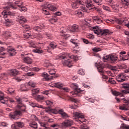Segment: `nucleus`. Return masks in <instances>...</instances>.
<instances>
[{"label":"nucleus","mask_w":129,"mask_h":129,"mask_svg":"<svg viewBox=\"0 0 129 129\" xmlns=\"http://www.w3.org/2000/svg\"><path fill=\"white\" fill-rule=\"evenodd\" d=\"M16 100L17 101L18 105L17 108L19 110H16L14 112H12L9 114V117L12 119L17 120L19 119V116H21L24 112H26V106L22 103V98L20 97H16Z\"/></svg>","instance_id":"1"},{"label":"nucleus","mask_w":129,"mask_h":129,"mask_svg":"<svg viewBox=\"0 0 129 129\" xmlns=\"http://www.w3.org/2000/svg\"><path fill=\"white\" fill-rule=\"evenodd\" d=\"M58 59H63L62 64L66 65L68 67H72L73 66V61L71 60L70 59H73L74 61L78 60V56L73 55L71 54L62 52L57 56Z\"/></svg>","instance_id":"2"},{"label":"nucleus","mask_w":129,"mask_h":129,"mask_svg":"<svg viewBox=\"0 0 129 129\" xmlns=\"http://www.w3.org/2000/svg\"><path fill=\"white\" fill-rule=\"evenodd\" d=\"M14 2L13 3L15 5V7L11 4L10 6H6L4 7L5 10H11V9H18L20 12H26L27 8L22 5V3L20 0H13Z\"/></svg>","instance_id":"3"},{"label":"nucleus","mask_w":129,"mask_h":129,"mask_svg":"<svg viewBox=\"0 0 129 129\" xmlns=\"http://www.w3.org/2000/svg\"><path fill=\"white\" fill-rule=\"evenodd\" d=\"M123 88L126 90L121 91V92L116 91H112V94L115 96H124L125 94H129V84H123Z\"/></svg>","instance_id":"4"},{"label":"nucleus","mask_w":129,"mask_h":129,"mask_svg":"<svg viewBox=\"0 0 129 129\" xmlns=\"http://www.w3.org/2000/svg\"><path fill=\"white\" fill-rule=\"evenodd\" d=\"M95 34L97 35H101V36H106L109 33L108 29H99L98 26H94L91 28Z\"/></svg>","instance_id":"5"},{"label":"nucleus","mask_w":129,"mask_h":129,"mask_svg":"<svg viewBox=\"0 0 129 129\" xmlns=\"http://www.w3.org/2000/svg\"><path fill=\"white\" fill-rule=\"evenodd\" d=\"M74 117L75 118L76 121L82 123L86 121V119L84 118V115L81 112H74Z\"/></svg>","instance_id":"6"},{"label":"nucleus","mask_w":129,"mask_h":129,"mask_svg":"<svg viewBox=\"0 0 129 129\" xmlns=\"http://www.w3.org/2000/svg\"><path fill=\"white\" fill-rule=\"evenodd\" d=\"M49 11H55L56 10V7L53 5L52 4H50L49 3H47L45 5L44 8L42 9V12L45 15H49L50 13Z\"/></svg>","instance_id":"7"},{"label":"nucleus","mask_w":129,"mask_h":129,"mask_svg":"<svg viewBox=\"0 0 129 129\" xmlns=\"http://www.w3.org/2000/svg\"><path fill=\"white\" fill-rule=\"evenodd\" d=\"M51 111L52 113H54V114H58V113H59V114L61 115L63 118L69 117V115L66 113V112H64L63 109L57 110L56 109H52L51 110Z\"/></svg>","instance_id":"8"},{"label":"nucleus","mask_w":129,"mask_h":129,"mask_svg":"<svg viewBox=\"0 0 129 129\" xmlns=\"http://www.w3.org/2000/svg\"><path fill=\"white\" fill-rule=\"evenodd\" d=\"M95 67H97V69L100 74L102 75L103 79H108V77L107 76L103 75L104 74V71H103V66L101 65V64L99 63H96Z\"/></svg>","instance_id":"9"},{"label":"nucleus","mask_w":129,"mask_h":129,"mask_svg":"<svg viewBox=\"0 0 129 129\" xmlns=\"http://www.w3.org/2000/svg\"><path fill=\"white\" fill-rule=\"evenodd\" d=\"M102 59L104 62H106V61L111 62V61H116V60H117V56L115 55L110 54L103 56Z\"/></svg>","instance_id":"10"},{"label":"nucleus","mask_w":129,"mask_h":129,"mask_svg":"<svg viewBox=\"0 0 129 129\" xmlns=\"http://www.w3.org/2000/svg\"><path fill=\"white\" fill-rule=\"evenodd\" d=\"M73 125V121L71 119H66L61 123V126L63 128H67Z\"/></svg>","instance_id":"11"},{"label":"nucleus","mask_w":129,"mask_h":129,"mask_svg":"<svg viewBox=\"0 0 129 129\" xmlns=\"http://www.w3.org/2000/svg\"><path fill=\"white\" fill-rule=\"evenodd\" d=\"M80 8L81 10H77L75 12V15H76V16H78V17H79V18H81V17H82V16H83V13H84V12H87V9L85 8V6H80Z\"/></svg>","instance_id":"12"},{"label":"nucleus","mask_w":129,"mask_h":129,"mask_svg":"<svg viewBox=\"0 0 129 129\" xmlns=\"http://www.w3.org/2000/svg\"><path fill=\"white\" fill-rule=\"evenodd\" d=\"M36 44L38 45V48L32 50V52L34 53H38V54H41L43 53L44 52L43 50L40 49H42V48H44V43L37 42Z\"/></svg>","instance_id":"13"},{"label":"nucleus","mask_w":129,"mask_h":129,"mask_svg":"<svg viewBox=\"0 0 129 129\" xmlns=\"http://www.w3.org/2000/svg\"><path fill=\"white\" fill-rule=\"evenodd\" d=\"M122 99L126 104H123L122 106H120L119 109L121 110H129V100H126L124 98L121 99Z\"/></svg>","instance_id":"14"},{"label":"nucleus","mask_w":129,"mask_h":129,"mask_svg":"<svg viewBox=\"0 0 129 129\" xmlns=\"http://www.w3.org/2000/svg\"><path fill=\"white\" fill-rule=\"evenodd\" d=\"M84 3L81 0H76V1L72 4L73 9H77L80 6H84Z\"/></svg>","instance_id":"15"},{"label":"nucleus","mask_w":129,"mask_h":129,"mask_svg":"<svg viewBox=\"0 0 129 129\" xmlns=\"http://www.w3.org/2000/svg\"><path fill=\"white\" fill-rule=\"evenodd\" d=\"M75 89L74 92H72L71 94L74 96H81V93H82V90L78 88V86L75 85Z\"/></svg>","instance_id":"16"},{"label":"nucleus","mask_w":129,"mask_h":129,"mask_svg":"<svg viewBox=\"0 0 129 129\" xmlns=\"http://www.w3.org/2000/svg\"><path fill=\"white\" fill-rule=\"evenodd\" d=\"M58 45H57V43L55 42H51L49 44V46H47L46 49L47 50V52L48 53L51 52V50H54V49H56L57 48V46Z\"/></svg>","instance_id":"17"},{"label":"nucleus","mask_w":129,"mask_h":129,"mask_svg":"<svg viewBox=\"0 0 129 129\" xmlns=\"http://www.w3.org/2000/svg\"><path fill=\"white\" fill-rule=\"evenodd\" d=\"M2 15L3 16H4L3 17L4 18H9L10 16H12V17H15L16 16V13L14 12H11L9 11L4 10L2 12Z\"/></svg>","instance_id":"18"},{"label":"nucleus","mask_w":129,"mask_h":129,"mask_svg":"<svg viewBox=\"0 0 129 129\" xmlns=\"http://www.w3.org/2000/svg\"><path fill=\"white\" fill-rule=\"evenodd\" d=\"M86 7L89 10H92L94 8V5L91 0H86L85 1Z\"/></svg>","instance_id":"19"},{"label":"nucleus","mask_w":129,"mask_h":129,"mask_svg":"<svg viewBox=\"0 0 129 129\" xmlns=\"http://www.w3.org/2000/svg\"><path fill=\"white\" fill-rule=\"evenodd\" d=\"M116 80L118 82H123L125 81V76L123 74H119L116 76Z\"/></svg>","instance_id":"20"},{"label":"nucleus","mask_w":129,"mask_h":129,"mask_svg":"<svg viewBox=\"0 0 129 129\" xmlns=\"http://www.w3.org/2000/svg\"><path fill=\"white\" fill-rule=\"evenodd\" d=\"M79 31V27L77 25L74 24L71 27V29H69V32L70 33H75V32H78Z\"/></svg>","instance_id":"21"},{"label":"nucleus","mask_w":129,"mask_h":129,"mask_svg":"<svg viewBox=\"0 0 129 129\" xmlns=\"http://www.w3.org/2000/svg\"><path fill=\"white\" fill-rule=\"evenodd\" d=\"M33 29L34 31H36V32H40L41 31V30L45 29V25H44V24H41L39 26L33 27Z\"/></svg>","instance_id":"22"},{"label":"nucleus","mask_w":129,"mask_h":129,"mask_svg":"<svg viewBox=\"0 0 129 129\" xmlns=\"http://www.w3.org/2000/svg\"><path fill=\"white\" fill-rule=\"evenodd\" d=\"M17 21L19 22L20 24H23L27 22V19L23 16H18Z\"/></svg>","instance_id":"23"},{"label":"nucleus","mask_w":129,"mask_h":129,"mask_svg":"<svg viewBox=\"0 0 129 129\" xmlns=\"http://www.w3.org/2000/svg\"><path fill=\"white\" fill-rule=\"evenodd\" d=\"M117 24H119V25H122V26H125L129 28V23L126 24V21L125 20H123L122 19L117 20Z\"/></svg>","instance_id":"24"},{"label":"nucleus","mask_w":129,"mask_h":129,"mask_svg":"<svg viewBox=\"0 0 129 129\" xmlns=\"http://www.w3.org/2000/svg\"><path fill=\"white\" fill-rule=\"evenodd\" d=\"M93 20L96 22L97 24H100L102 23V17L101 16H95L93 17Z\"/></svg>","instance_id":"25"},{"label":"nucleus","mask_w":129,"mask_h":129,"mask_svg":"<svg viewBox=\"0 0 129 129\" xmlns=\"http://www.w3.org/2000/svg\"><path fill=\"white\" fill-rule=\"evenodd\" d=\"M13 126L14 129H19V127L24 126V123L23 122H16L15 125H14Z\"/></svg>","instance_id":"26"},{"label":"nucleus","mask_w":129,"mask_h":129,"mask_svg":"<svg viewBox=\"0 0 129 129\" xmlns=\"http://www.w3.org/2000/svg\"><path fill=\"white\" fill-rule=\"evenodd\" d=\"M11 75L13 76H16V75H19L20 74V72L16 69H12L10 71Z\"/></svg>","instance_id":"27"},{"label":"nucleus","mask_w":129,"mask_h":129,"mask_svg":"<svg viewBox=\"0 0 129 129\" xmlns=\"http://www.w3.org/2000/svg\"><path fill=\"white\" fill-rule=\"evenodd\" d=\"M8 52L9 53L10 56H15L16 55V50L14 48H9L8 49Z\"/></svg>","instance_id":"28"},{"label":"nucleus","mask_w":129,"mask_h":129,"mask_svg":"<svg viewBox=\"0 0 129 129\" xmlns=\"http://www.w3.org/2000/svg\"><path fill=\"white\" fill-rule=\"evenodd\" d=\"M106 2L107 3H108V5L112 8V9H114L115 8V3L114 2V1L113 0H106Z\"/></svg>","instance_id":"29"},{"label":"nucleus","mask_w":129,"mask_h":129,"mask_svg":"<svg viewBox=\"0 0 129 129\" xmlns=\"http://www.w3.org/2000/svg\"><path fill=\"white\" fill-rule=\"evenodd\" d=\"M42 77H44L45 80L46 81L51 80V79H52V78L49 77V75H48V74H47L46 72L43 73L42 74Z\"/></svg>","instance_id":"30"},{"label":"nucleus","mask_w":129,"mask_h":129,"mask_svg":"<svg viewBox=\"0 0 129 129\" xmlns=\"http://www.w3.org/2000/svg\"><path fill=\"white\" fill-rule=\"evenodd\" d=\"M29 105H31L32 107H38V108H43V106L39 105V104L34 103V102H30Z\"/></svg>","instance_id":"31"},{"label":"nucleus","mask_w":129,"mask_h":129,"mask_svg":"<svg viewBox=\"0 0 129 129\" xmlns=\"http://www.w3.org/2000/svg\"><path fill=\"white\" fill-rule=\"evenodd\" d=\"M40 91V89L36 88L32 90V95L34 97H36V95L38 94Z\"/></svg>","instance_id":"32"},{"label":"nucleus","mask_w":129,"mask_h":129,"mask_svg":"<svg viewBox=\"0 0 129 129\" xmlns=\"http://www.w3.org/2000/svg\"><path fill=\"white\" fill-rule=\"evenodd\" d=\"M24 61L27 64H32V62L33 61V60L29 57H25Z\"/></svg>","instance_id":"33"},{"label":"nucleus","mask_w":129,"mask_h":129,"mask_svg":"<svg viewBox=\"0 0 129 129\" xmlns=\"http://www.w3.org/2000/svg\"><path fill=\"white\" fill-rule=\"evenodd\" d=\"M35 99L38 101L40 100H44L45 99V96L43 95H37L35 97Z\"/></svg>","instance_id":"34"},{"label":"nucleus","mask_w":129,"mask_h":129,"mask_svg":"<svg viewBox=\"0 0 129 129\" xmlns=\"http://www.w3.org/2000/svg\"><path fill=\"white\" fill-rule=\"evenodd\" d=\"M29 125L31 127H33V128H37L38 127V124L35 121L30 123Z\"/></svg>","instance_id":"35"},{"label":"nucleus","mask_w":129,"mask_h":129,"mask_svg":"<svg viewBox=\"0 0 129 129\" xmlns=\"http://www.w3.org/2000/svg\"><path fill=\"white\" fill-rule=\"evenodd\" d=\"M51 127H53L55 129H58L59 127H61V125L59 124V123H55L50 125Z\"/></svg>","instance_id":"36"},{"label":"nucleus","mask_w":129,"mask_h":129,"mask_svg":"<svg viewBox=\"0 0 129 129\" xmlns=\"http://www.w3.org/2000/svg\"><path fill=\"white\" fill-rule=\"evenodd\" d=\"M0 101L3 104H8V99L7 98L2 97L0 99Z\"/></svg>","instance_id":"37"},{"label":"nucleus","mask_w":129,"mask_h":129,"mask_svg":"<svg viewBox=\"0 0 129 129\" xmlns=\"http://www.w3.org/2000/svg\"><path fill=\"white\" fill-rule=\"evenodd\" d=\"M24 33H25V34H24V38H25L26 39H28V38H29V37H30V31H29V30H26V31H24Z\"/></svg>","instance_id":"38"},{"label":"nucleus","mask_w":129,"mask_h":129,"mask_svg":"<svg viewBox=\"0 0 129 129\" xmlns=\"http://www.w3.org/2000/svg\"><path fill=\"white\" fill-rule=\"evenodd\" d=\"M21 69L23 71H25V72H28L29 70H30V68L28 67H25L24 66H21L20 67Z\"/></svg>","instance_id":"39"},{"label":"nucleus","mask_w":129,"mask_h":129,"mask_svg":"<svg viewBox=\"0 0 129 129\" xmlns=\"http://www.w3.org/2000/svg\"><path fill=\"white\" fill-rule=\"evenodd\" d=\"M64 85L61 83H54V86L57 88H61Z\"/></svg>","instance_id":"40"},{"label":"nucleus","mask_w":129,"mask_h":129,"mask_svg":"<svg viewBox=\"0 0 129 129\" xmlns=\"http://www.w3.org/2000/svg\"><path fill=\"white\" fill-rule=\"evenodd\" d=\"M120 129H129V125L122 123L120 126Z\"/></svg>","instance_id":"41"},{"label":"nucleus","mask_w":129,"mask_h":129,"mask_svg":"<svg viewBox=\"0 0 129 129\" xmlns=\"http://www.w3.org/2000/svg\"><path fill=\"white\" fill-rule=\"evenodd\" d=\"M28 84L29 86H31V87H35L36 86V83L32 81H29Z\"/></svg>","instance_id":"42"},{"label":"nucleus","mask_w":129,"mask_h":129,"mask_svg":"<svg viewBox=\"0 0 129 129\" xmlns=\"http://www.w3.org/2000/svg\"><path fill=\"white\" fill-rule=\"evenodd\" d=\"M7 93H9L10 94H12L14 92H15V90L13 89L12 88H10L8 89V90L7 91Z\"/></svg>","instance_id":"43"},{"label":"nucleus","mask_w":129,"mask_h":129,"mask_svg":"<svg viewBox=\"0 0 129 129\" xmlns=\"http://www.w3.org/2000/svg\"><path fill=\"white\" fill-rule=\"evenodd\" d=\"M94 3L96 4V5H98V6H100L101 3H102V0H92Z\"/></svg>","instance_id":"44"},{"label":"nucleus","mask_w":129,"mask_h":129,"mask_svg":"<svg viewBox=\"0 0 129 129\" xmlns=\"http://www.w3.org/2000/svg\"><path fill=\"white\" fill-rule=\"evenodd\" d=\"M28 44L29 45V47L31 48H36V44H35L33 41L28 42Z\"/></svg>","instance_id":"45"},{"label":"nucleus","mask_w":129,"mask_h":129,"mask_svg":"<svg viewBox=\"0 0 129 129\" xmlns=\"http://www.w3.org/2000/svg\"><path fill=\"white\" fill-rule=\"evenodd\" d=\"M27 90H28V89H26L25 85L23 84L21 85L20 91H27Z\"/></svg>","instance_id":"46"},{"label":"nucleus","mask_w":129,"mask_h":129,"mask_svg":"<svg viewBox=\"0 0 129 129\" xmlns=\"http://www.w3.org/2000/svg\"><path fill=\"white\" fill-rule=\"evenodd\" d=\"M78 74H79L80 75H84V74H85V72L84 71L83 69H81L79 70Z\"/></svg>","instance_id":"47"},{"label":"nucleus","mask_w":129,"mask_h":129,"mask_svg":"<svg viewBox=\"0 0 129 129\" xmlns=\"http://www.w3.org/2000/svg\"><path fill=\"white\" fill-rule=\"evenodd\" d=\"M41 126H43V127H45V128L43 129H50L49 127H47L46 126V124H45L44 123L42 122L41 121H39Z\"/></svg>","instance_id":"48"},{"label":"nucleus","mask_w":129,"mask_h":129,"mask_svg":"<svg viewBox=\"0 0 129 129\" xmlns=\"http://www.w3.org/2000/svg\"><path fill=\"white\" fill-rule=\"evenodd\" d=\"M5 18H6L5 19L6 24H11V23H13L12 19H8V17H5Z\"/></svg>","instance_id":"49"},{"label":"nucleus","mask_w":129,"mask_h":129,"mask_svg":"<svg viewBox=\"0 0 129 129\" xmlns=\"http://www.w3.org/2000/svg\"><path fill=\"white\" fill-rule=\"evenodd\" d=\"M122 3L124 6L129 7V0H122Z\"/></svg>","instance_id":"50"},{"label":"nucleus","mask_w":129,"mask_h":129,"mask_svg":"<svg viewBox=\"0 0 129 129\" xmlns=\"http://www.w3.org/2000/svg\"><path fill=\"white\" fill-rule=\"evenodd\" d=\"M4 35L6 36V37H11V36H12V34L9 31H6Z\"/></svg>","instance_id":"51"},{"label":"nucleus","mask_w":129,"mask_h":129,"mask_svg":"<svg viewBox=\"0 0 129 129\" xmlns=\"http://www.w3.org/2000/svg\"><path fill=\"white\" fill-rule=\"evenodd\" d=\"M46 103L49 107L53 106V102L51 101L47 100L46 101Z\"/></svg>","instance_id":"52"},{"label":"nucleus","mask_w":129,"mask_h":129,"mask_svg":"<svg viewBox=\"0 0 129 129\" xmlns=\"http://www.w3.org/2000/svg\"><path fill=\"white\" fill-rule=\"evenodd\" d=\"M83 42L85 43V44H92V42H89L88 41V40L85 39V38H82V39Z\"/></svg>","instance_id":"53"},{"label":"nucleus","mask_w":129,"mask_h":129,"mask_svg":"<svg viewBox=\"0 0 129 129\" xmlns=\"http://www.w3.org/2000/svg\"><path fill=\"white\" fill-rule=\"evenodd\" d=\"M48 72L50 75H54L56 74V70H50Z\"/></svg>","instance_id":"54"},{"label":"nucleus","mask_w":129,"mask_h":129,"mask_svg":"<svg viewBox=\"0 0 129 129\" xmlns=\"http://www.w3.org/2000/svg\"><path fill=\"white\" fill-rule=\"evenodd\" d=\"M108 82L111 83V84H115V81L113 79V78H109L108 80Z\"/></svg>","instance_id":"55"},{"label":"nucleus","mask_w":129,"mask_h":129,"mask_svg":"<svg viewBox=\"0 0 129 129\" xmlns=\"http://www.w3.org/2000/svg\"><path fill=\"white\" fill-rule=\"evenodd\" d=\"M5 50V48L4 47L0 48V55H4L6 54V53L4 52Z\"/></svg>","instance_id":"56"},{"label":"nucleus","mask_w":129,"mask_h":129,"mask_svg":"<svg viewBox=\"0 0 129 129\" xmlns=\"http://www.w3.org/2000/svg\"><path fill=\"white\" fill-rule=\"evenodd\" d=\"M45 36H46L47 38H48V39H50V40H52V39H53V36L50 33H45Z\"/></svg>","instance_id":"57"},{"label":"nucleus","mask_w":129,"mask_h":129,"mask_svg":"<svg viewBox=\"0 0 129 129\" xmlns=\"http://www.w3.org/2000/svg\"><path fill=\"white\" fill-rule=\"evenodd\" d=\"M87 38L88 39H94V36L91 34H89L87 35Z\"/></svg>","instance_id":"58"},{"label":"nucleus","mask_w":129,"mask_h":129,"mask_svg":"<svg viewBox=\"0 0 129 129\" xmlns=\"http://www.w3.org/2000/svg\"><path fill=\"white\" fill-rule=\"evenodd\" d=\"M103 9L105 11H110V9H109V7H108V6H103Z\"/></svg>","instance_id":"59"},{"label":"nucleus","mask_w":129,"mask_h":129,"mask_svg":"<svg viewBox=\"0 0 129 129\" xmlns=\"http://www.w3.org/2000/svg\"><path fill=\"white\" fill-rule=\"evenodd\" d=\"M23 29H24L25 30H30V26L28 25H25L24 26H23Z\"/></svg>","instance_id":"60"},{"label":"nucleus","mask_w":129,"mask_h":129,"mask_svg":"<svg viewBox=\"0 0 129 129\" xmlns=\"http://www.w3.org/2000/svg\"><path fill=\"white\" fill-rule=\"evenodd\" d=\"M120 67L122 69H125L126 68V67H127V66H126V64H125L124 63H122L121 64Z\"/></svg>","instance_id":"61"},{"label":"nucleus","mask_w":129,"mask_h":129,"mask_svg":"<svg viewBox=\"0 0 129 129\" xmlns=\"http://www.w3.org/2000/svg\"><path fill=\"white\" fill-rule=\"evenodd\" d=\"M27 75L28 76H34L35 74H34V73H33V72H30V73H27Z\"/></svg>","instance_id":"62"},{"label":"nucleus","mask_w":129,"mask_h":129,"mask_svg":"<svg viewBox=\"0 0 129 129\" xmlns=\"http://www.w3.org/2000/svg\"><path fill=\"white\" fill-rule=\"evenodd\" d=\"M120 117L121 119H122L123 120H126L127 121H129V118L124 117H123L122 116H120Z\"/></svg>","instance_id":"63"},{"label":"nucleus","mask_w":129,"mask_h":129,"mask_svg":"<svg viewBox=\"0 0 129 129\" xmlns=\"http://www.w3.org/2000/svg\"><path fill=\"white\" fill-rule=\"evenodd\" d=\"M71 101H73V102H75V103H77V102H78V100H77V99H74L73 98H71Z\"/></svg>","instance_id":"64"}]
</instances>
